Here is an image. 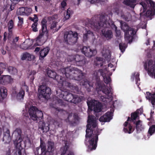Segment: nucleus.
I'll return each instance as SVG.
<instances>
[{"label":"nucleus","instance_id":"36","mask_svg":"<svg viewBox=\"0 0 155 155\" xmlns=\"http://www.w3.org/2000/svg\"><path fill=\"white\" fill-rule=\"evenodd\" d=\"M98 101L95 100H91L90 101H87V104L88 108L91 110H92V108L96 105V103Z\"/></svg>","mask_w":155,"mask_h":155},{"label":"nucleus","instance_id":"57","mask_svg":"<svg viewBox=\"0 0 155 155\" xmlns=\"http://www.w3.org/2000/svg\"><path fill=\"white\" fill-rule=\"evenodd\" d=\"M36 73V72L35 71L33 70L31 71L29 75V77L31 80H34V79H35V77L34 76L35 75Z\"/></svg>","mask_w":155,"mask_h":155},{"label":"nucleus","instance_id":"60","mask_svg":"<svg viewBox=\"0 0 155 155\" xmlns=\"http://www.w3.org/2000/svg\"><path fill=\"white\" fill-rule=\"evenodd\" d=\"M140 74L138 73L135 75V78L136 82V84H137L138 86L139 85V84L138 83V81H140V78H139Z\"/></svg>","mask_w":155,"mask_h":155},{"label":"nucleus","instance_id":"30","mask_svg":"<svg viewBox=\"0 0 155 155\" xmlns=\"http://www.w3.org/2000/svg\"><path fill=\"white\" fill-rule=\"evenodd\" d=\"M136 129L137 133H140L143 130L144 128V126L142 125V122L140 120H138L135 123Z\"/></svg>","mask_w":155,"mask_h":155},{"label":"nucleus","instance_id":"64","mask_svg":"<svg viewBox=\"0 0 155 155\" xmlns=\"http://www.w3.org/2000/svg\"><path fill=\"white\" fill-rule=\"evenodd\" d=\"M14 7L15 6L14 5H12V4H11L10 5V8H9V9H8L9 12L13 10L14 8Z\"/></svg>","mask_w":155,"mask_h":155},{"label":"nucleus","instance_id":"53","mask_svg":"<svg viewBox=\"0 0 155 155\" xmlns=\"http://www.w3.org/2000/svg\"><path fill=\"white\" fill-rule=\"evenodd\" d=\"M104 81V82L106 84H108L110 83L111 81V78L110 77H104L103 78Z\"/></svg>","mask_w":155,"mask_h":155},{"label":"nucleus","instance_id":"8","mask_svg":"<svg viewBox=\"0 0 155 155\" xmlns=\"http://www.w3.org/2000/svg\"><path fill=\"white\" fill-rule=\"evenodd\" d=\"M64 38L65 42L68 44H74L78 39V34L75 32L74 33L71 31H67L64 34Z\"/></svg>","mask_w":155,"mask_h":155},{"label":"nucleus","instance_id":"19","mask_svg":"<svg viewBox=\"0 0 155 155\" xmlns=\"http://www.w3.org/2000/svg\"><path fill=\"white\" fill-rule=\"evenodd\" d=\"M112 118V113L111 112L108 111L99 118V120L101 122H108Z\"/></svg>","mask_w":155,"mask_h":155},{"label":"nucleus","instance_id":"61","mask_svg":"<svg viewBox=\"0 0 155 155\" xmlns=\"http://www.w3.org/2000/svg\"><path fill=\"white\" fill-rule=\"evenodd\" d=\"M57 22L55 21H53V23L51 24L50 28L51 29H53L54 28H55L57 25Z\"/></svg>","mask_w":155,"mask_h":155},{"label":"nucleus","instance_id":"34","mask_svg":"<svg viewBox=\"0 0 155 155\" xmlns=\"http://www.w3.org/2000/svg\"><path fill=\"white\" fill-rule=\"evenodd\" d=\"M73 13V11L71 9L69 8L67 11L66 14H65L64 18L63 20L64 21L67 20L69 19L71 15Z\"/></svg>","mask_w":155,"mask_h":155},{"label":"nucleus","instance_id":"18","mask_svg":"<svg viewBox=\"0 0 155 155\" xmlns=\"http://www.w3.org/2000/svg\"><path fill=\"white\" fill-rule=\"evenodd\" d=\"M153 61L152 60H149L148 63V73L149 75L155 78V64H153Z\"/></svg>","mask_w":155,"mask_h":155},{"label":"nucleus","instance_id":"62","mask_svg":"<svg viewBox=\"0 0 155 155\" xmlns=\"http://www.w3.org/2000/svg\"><path fill=\"white\" fill-rule=\"evenodd\" d=\"M140 4L142 5L143 8V11H145L147 8V5L144 2H141L140 3Z\"/></svg>","mask_w":155,"mask_h":155},{"label":"nucleus","instance_id":"49","mask_svg":"<svg viewBox=\"0 0 155 155\" xmlns=\"http://www.w3.org/2000/svg\"><path fill=\"white\" fill-rule=\"evenodd\" d=\"M34 18L29 17V19L33 21L34 23H38V19L37 15L36 14H34Z\"/></svg>","mask_w":155,"mask_h":155},{"label":"nucleus","instance_id":"45","mask_svg":"<svg viewBox=\"0 0 155 155\" xmlns=\"http://www.w3.org/2000/svg\"><path fill=\"white\" fill-rule=\"evenodd\" d=\"M138 113L136 112H134L131 114L130 118V117H128L127 119V121H133L135 120L138 116Z\"/></svg>","mask_w":155,"mask_h":155},{"label":"nucleus","instance_id":"24","mask_svg":"<svg viewBox=\"0 0 155 155\" xmlns=\"http://www.w3.org/2000/svg\"><path fill=\"white\" fill-rule=\"evenodd\" d=\"M50 50V49L48 47L44 48L41 49L39 52V59L43 60L44 58L46 56Z\"/></svg>","mask_w":155,"mask_h":155},{"label":"nucleus","instance_id":"28","mask_svg":"<svg viewBox=\"0 0 155 155\" xmlns=\"http://www.w3.org/2000/svg\"><path fill=\"white\" fill-rule=\"evenodd\" d=\"M136 0H124L123 3L125 5L134 8L136 5Z\"/></svg>","mask_w":155,"mask_h":155},{"label":"nucleus","instance_id":"29","mask_svg":"<svg viewBox=\"0 0 155 155\" xmlns=\"http://www.w3.org/2000/svg\"><path fill=\"white\" fill-rule=\"evenodd\" d=\"M41 148V153L40 155H46L47 153V149L46 148V145L45 142L43 141L41 139H40V145Z\"/></svg>","mask_w":155,"mask_h":155},{"label":"nucleus","instance_id":"14","mask_svg":"<svg viewBox=\"0 0 155 155\" xmlns=\"http://www.w3.org/2000/svg\"><path fill=\"white\" fill-rule=\"evenodd\" d=\"M21 134L22 131L20 128H17L14 131L12 135V137H14V141L15 143H19L22 140L21 136Z\"/></svg>","mask_w":155,"mask_h":155},{"label":"nucleus","instance_id":"35","mask_svg":"<svg viewBox=\"0 0 155 155\" xmlns=\"http://www.w3.org/2000/svg\"><path fill=\"white\" fill-rule=\"evenodd\" d=\"M94 65L95 66H98V67H101L103 65V58L97 57L94 61Z\"/></svg>","mask_w":155,"mask_h":155},{"label":"nucleus","instance_id":"23","mask_svg":"<svg viewBox=\"0 0 155 155\" xmlns=\"http://www.w3.org/2000/svg\"><path fill=\"white\" fill-rule=\"evenodd\" d=\"M146 98L153 105H155V92L152 94L149 92H146Z\"/></svg>","mask_w":155,"mask_h":155},{"label":"nucleus","instance_id":"44","mask_svg":"<svg viewBox=\"0 0 155 155\" xmlns=\"http://www.w3.org/2000/svg\"><path fill=\"white\" fill-rule=\"evenodd\" d=\"M25 8L21 7L18 9L16 13L18 15H25Z\"/></svg>","mask_w":155,"mask_h":155},{"label":"nucleus","instance_id":"52","mask_svg":"<svg viewBox=\"0 0 155 155\" xmlns=\"http://www.w3.org/2000/svg\"><path fill=\"white\" fill-rule=\"evenodd\" d=\"M88 1L90 2L91 3H94L95 2L97 3H101V2H104V0H87ZM80 0H78V2L79 3H80Z\"/></svg>","mask_w":155,"mask_h":155},{"label":"nucleus","instance_id":"43","mask_svg":"<svg viewBox=\"0 0 155 155\" xmlns=\"http://www.w3.org/2000/svg\"><path fill=\"white\" fill-rule=\"evenodd\" d=\"M3 84L9 83L10 82V77L9 75H3Z\"/></svg>","mask_w":155,"mask_h":155},{"label":"nucleus","instance_id":"31","mask_svg":"<svg viewBox=\"0 0 155 155\" xmlns=\"http://www.w3.org/2000/svg\"><path fill=\"white\" fill-rule=\"evenodd\" d=\"M69 148V143L67 141H65L64 146L60 149L61 155H64Z\"/></svg>","mask_w":155,"mask_h":155},{"label":"nucleus","instance_id":"37","mask_svg":"<svg viewBox=\"0 0 155 155\" xmlns=\"http://www.w3.org/2000/svg\"><path fill=\"white\" fill-rule=\"evenodd\" d=\"M1 96L2 100L6 97L7 94V90L4 87L1 88L0 90Z\"/></svg>","mask_w":155,"mask_h":155},{"label":"nucleus","instance_id":"63","mask_svg":"<svg viewBox=\"0 0 155 155\" xmlns=\"http://www.w3.org/2000/svg\"><path fill=\"white\" fill-rule=\"evenodd\" d=\"M65 0H64L61 3V7L63 8H64L67 5L66 2Z\"/></svg>","mask_w":155,"mask_h":155},{"label":"nucleus","instance_id":"22","mask_svg":"<svg viewBox=\"0 0 155 155\" xmlns=\"http://www.w3.org/2000/svg\"><path fill=\"white\" fill-rule=\"evenodd\" d=\"M128 121L127 120L124 124V127L123 130L125 133L130 134L133 132L134 129L132 127L130 124H128Z\"/></svg>","mask_w":155,"mask_h":155},{"label":"nucleus","instance_id":"2","mask_svg":"<svg viewBox=\"0 0 155 155\" xmlns=\"http://www.w3.org/2000/svg\"><path fill=\"white\" fill-rule=\"evenodd\" d=\"M60 74L61 73L67 78L80 81L84 79V74L82 71L76 67L70 66L64 68H61L59 71Z\"/></svg>","mask_w":155,"mask_h":155},{"label":"nucleus","instance_id":"20","mask_svg":"<svg viewBox=\"0 0 155 155\" xmlns=\"http://www.w3.org/2000/svg\"><path fill=\"white\" fill-rule=\"evenodd\" d=\"M19 39V37L16 36L15 37L14 36L11 39L8 41V42L10 44V47L11 48L14 50L16 49L18 47L17 42Z\"/></svg>","mask_w":155,"mask_h":155},{"label":"nucleus","instance_id":"1","mask_svg":"<svg viewBox=\"0 0 155 155\" xmlns=\"http://www.w3.org/2000/svg\"><path fill=\"white\" fill-rule=\"evenodd\" d=\"M95 18H100V21H98L97 23H93L92 27H94L96 29H99L102 26L106 28L110 27L113 29L114 28L117 36H119L120 35V31L117 30V26L114 25V22L110 19L109 17H108L107 15L105 13L102 14L101 15H96Z\"/></svg>","mask_w":155,"mask_h":155},{"label":"nucleus","instance_id":"50","mask_svg":"<svg viewBox=\"0 0 155 155\" xmlns=\"http://www.w3.org/2000/svg\"><path fill=\"white\" fill-rule=\"evenodd\" d=\"M119 47L121 52L123 53L126 48V44L125 43H120L119 44Z\"/></svg>","mask_w":155,"mask_h":155},{"label":"nucleus","instance_id":"39","mask_svg":"<svg viewBox=\"0 0 155 155\" xmlns=\"http://www.w3.org/2000/svg\"><path fill=\"white\" fill-rule=\"evenodd\" d=\"M25 94V91L23 90H21L17 94L16 96V98L17 100L19 101H21L24 99V97Z\"/></svg>","mask_w":155,"mask_h":155},{"label":"nucleus","instance_id":"12","mask_svg":"<svg viewBox=\"0 0 155 155\" xmlns=\"http://www.w3.org/2000/svg\"><path fill=\"white\" fill-rule=\"evenodd\" d=\"M99 131L97 130L93 134V137L89 140L90 145L88 146V150L91 151L95 150L97 147V143L98 140Z\"/></svg>","mask_w":155,"mask_h":155},{"label":"nucleus","instance_id":"11","mask_svg":"<svg viewBox=\"0 0 155 155\" xmlns=\"http://www.w3.org/2000/svg\"><path fill=\"white\" fill-rule=\"evenodd\" d=\"M57 95L60 98L64 100L71 103L74 94L69 93L67 91H62L59 90L56 91Z\"/></svg>","mask_w":155,"mask_h":155},{"label":"nucleus","instance_id":"48","mask_svg":"<svg viewBox=\"0 0 155 155\" xmlns=\"http://www.w3.org/2000/svg\"><path fill=\"white\" fill-rule=\"evenodd\" d=\"M155 14V12L152 10H147L145 14V15L148 17H151Z\"/></svg>","mask_w":155,"mask_h":155},{"label":"nucleus","instance_id":"38","mask_svg":"<svg viewBox=\"0 0 155 155\" xmlns=\"http://www.w3.org/2000/svg\"><path fill=\"white\" fill-rule=\"evenodd\" d=\"M93 35V32L91 31L88 30L87 31L86 33L84 34L83 36V42L87 41L88 38L91 36H92Z\"/></svg>","mask_w":155,"mask_h":155},{"label":"nucleus","instance_id":"55","mask_svg":"<svg viewBox=\"0 0 155 155\" xmlns=\"http://www.w3.org/2000/svg\"><path fill=\"white\" fill-rule=\"evenodd\" d=\"M32 9L30 8H25V15H28L30 14L32 12Z\"/></svg>","mask_w":155,"mask_h":155},{"label":"nucleus","instance_id":"21","mask_svg":"<svg viewBox=\"0 0 155 155\" xmlns=\"http://www.w3.org/2000/svg\"><path fill=\"white\" fill-rule=\"evenodd\" d=\"M48 123H45L43 121H40L39 123L38 128L41 129L43 132L46 133L49 130Z\"/></svg>","mask_w":155,"mask_h":155},{"label":"nucleus","instance_id":"33","mask_svg":"<svg viewBox=\"0 0 155 155\" xmlns=\"http://www.w3.org/2000/svg\"><path fill=\"white\" fill-rule=\"evenodd\" d=\"M102 105L101 103L98 102L92 108L95 113H99L101 111Z\"/></svg>","mask_w":155,"mask_h":155},{"label":"nucleus","instance_id":"58","mask_svg":"<svg viewBox=\"0 0 155 155\" xmlns=\"http://www.w3.org/2000/svg\"><path fill=\"white\" fill-rule=\"evenodd\" d=\"M7 66V64L6 63L0 62V69L4 70L6 68Z\"/></svg>","mask_w":155,"mask_h":155},{"label":"nucleus","instance_id":"42","mask_svg":"<svg viewBox=\"0 0 155 155\" xmlns=\"http://www.w3.org/2000/svg\"><path fill=\"white\" fill-rule=\"evenodd\" d=\"M8 72L12 74H15L17 73V69L14 67H8Z\"/></svg>","mask_w":155,"mask_h":155},{"label":"nucleus","instance_id":"5","mask_svg":"<svg viewBox=\"0 0 155 155\" xmlns=\"http://www.w3.org/2000/svg\"><path fill=\"white\" fill-rule=\"evenodd\" d=\"M97 15H95L94 17H92L91 19H88V22L87 23V24L86 23L85 24L86 26L88 27L90 26L91 28H93L94 30L95 31H98V30H99L102 27H103V26L101 27L99 29H96L94 27H92V24H93V23H97L98 21H100V18H95V16ZM103 27L105 28L104 27ZM106 28V27H105V28H104L101 30L102 36L106 38L107 40H109L112 38L113 36V33L111 30Z\"/></svg>","mask_w":155,"mask_h":155},{"label":"nucleus","instance_id":"46","mask_svg":"<svg viewBox=\"0 0 155 155\" xmlns=\"http://www.w3.org/2000/svg\"><path fill=\"white\" fill-rule=\"evenodd\" d=\"M154 133H155V125H152L150 127L148 131V134L150 136H151Z\"/></svg>","mask_w":155,"mask_h":155},{"label":"nucleus","instance_id":"27","mask_svg":"<svg viewBox=\"0 0 155 155\" xmlns=\"http://www.w3.org/2000/svg\"><path fill=\"white\" fill-rule=\"evenodd\" d=\"M8 33L5 32L4 34L3 41L4 42H5L8 39V41L11 39L14 36L13 33L12 31H8Z\"/></svg>","mask_w":155,"mask_h":155},{"label":"nucleus","instance_id":"6","mask_svg":"<svg viewBox=\"0 0 155 155\" xmlns=\"http://www.w3.org/2000/svg\"><path fill=\"white\" fill-rule=\"evenodd\" d=\"M121 27L124 32V38L126 40L131 43L134 38V36L136 34V32L133 28L130 27L125 22L121 21L120 22Z\"/></svg>","mask_w":155,"mask_h":155},{"label":"nucleus","instance_id":"54","mask_svg":"<svg viewBox=\"0 0 155 155\" xmlns=\"http://www.w3.org/2000/svg\"><path fill=\"white\" fill-rule=\"evenodd\" d=\"M38 24V23H34L32 24L31 27L33 31L36 32L38 31V29L37 28Z\"/></svg>","mask_w":155,"mask_h":155},{"label":"nucleus","instance_id":"59","mask_svg":"<svg viewBox=\"0 0 155 155\" xmlns=\"http://www.w3.org/2000/svg\"><path fill=\"white\" fill-rule=\"evenodd\" d=\"M84 82L82 81V84L83 86H84L85 87H87V85H89V81L87 79H83V80Z\"/></svg>","mask_w":155,"mask_h":155},{"label":"nucleus","instance_id":"10","mask_svg":"<svg viewBox=\"0 0 155 155\" xmlns=\"http://www.w3.org/2000/svg\"><path fill=\"white\" fill-rule=\"evenodd\" d=\"M38 92L39 96H41L45 98H48L51 94V89L45 84L40 85L38 88Z\"/></svg>","mask_w":155,"mask_h":155},{"label":"nucleus","instance_id":"9","mask_svg":"<svg viewBox=\"0 0 155 155\" xmlns=\"http://www.w3.org/2000/svg\"><path fill=\"white\" fill-rule=\"evenodd\" d=\"M47 21L45 18H43L41 22V28L39 31V34L36 38V41L37 43L40 41L41 39L43 37L45 34L47 36L48 35V31L47 30Z\"/></svg>","mask_w":155,"mask_h":155},{"label":"nucleus","instance_id":"51","mask_svg":"<svg viewBox=\"0 0 155 155\" xmlns=\"http://www.w3.org/2000/svg\"><path fill=\"white\" fill-rule=\"evenodd\" d=\"M18 26L21 27H22V25L24 23L23 18L20 16H18Z\"/></svg>","mask_w":155,"mask_h":155},{"label":"nucleus","instance_id":"32","mask_svg":"<svg viewBox=\"0 0 155 155\" xmlns=\"http://www.w3.org/2000/svg\"><path fill=\"white\" fill-rule=\"evenodd\" d=\"M11 140V137L10 136V131L8 129L6 131L4 134L3 141H5L6 143H9Z\"/></svg>","mask_w":155,"mask_h":155},{"label":"nucleus","instance_id":"40","mask_svg":"<svg viewBox=\"0 0 155 155\" xmlns=\"http://www.w3.org/2000/svg\"><path fill=\"white\" fill-rule=\"evenodd\" d=\"M121 17L125 21H129L131 19V15L129 12H126L124 14H121Z\"/></svg>","mask_w":155,"mask_h":155},{"label":"nucleus","instance_id":"13","mask_svg":"<svg viewBox=\"0 0 155 155\" xmlns=\"http://www.w3.org/2000/svg\"><path fill=\"white\" fill-rule=\"evenodd\" d=\"M82 53L86 56L91 58L95 55L97 53V51L94 49H92L89 46H83L81 49Z\"/></svg>","mask_w":155,"mask_h":155},{"label":"nucleus","instance_id":"15","mask_svg":"<svg viewBox=\"0 0 155 155\" xmlns=\"http://www.w3.org/2000/svg\"><path fill=\"white\" fill-rule=\"evenodd\" d=\"M73 60L75 62L76 65L78 66H83L86 62L85 57L82 55H76L74 56Z\"/></svg>","mask_w":155,"mask_h":155},{"label":"nucleus","instance_id":"17","mask_svg":"<svg viewBox=\"0 0 155 155\" xmlns=\"http://www.w3.org/2000/svg\"><path fill=\"white\" fill-rule=\"evenodd\" d=\"M72 115L69 114L68 117L67 119L68 120L69 124L72 126H74L77 125L79 123L80 118L78 114L74 113L73 116V119L71 120L70 117H71Z\"/></svg>","mask_w":155,"mask_h":155},{"label":"nucleus","instance_id":"16","mask_svg":"<svg viewBox=\"0 0 155 155\" xmlns=\"http://www.w3.org/2000/svg\"><path fill=\"white\" fill-rule=\"evenodd\" d=\"M97 124L96 120L92 122L89 124H87V129L86 130V134L85 137L86 138L90 137L92 136L93 133V130L91 127L92 126L93 128H95L96 127Z\"/></svg>","mask_w":155,"mask_h":155},{"label":"nucleus","instance_id":"47","mask_svg":"<svg viewBox=\"0 0 155 155\" xmlns=\"http://www.w3.org/2000/svg\"><path fill=\"white\" fill-rule=\"evenodd\" d=\"M8 26V31H12V29L13 28L14 26V23L12 20L11 19L9 21Z\"/></svg>","mask_w":155,"mask_h":155},{"label":"nucleus","instance_id":"3","mask_svg":"<svg viewBox=\"0 0 155 155\" xmlns=\"http://www.w3.org/2000/svg\"><path fill=\"white\" fill-rule=\"evenodd\" d=\"M110 84L109 86L110 88H107L103 81L100 80L99 78L97 77L96 79V88L98 93L99 92L101 91L106 95L105 96L101 95L100 97V100L103 102L107 103L109 100L112 99V95L110 94L111 92L110 89L111 87L110 86Z\"/></svg>","mask_w":155,"mask_h":155},{"label":"nucleus","instance_id":"25","mask_svg":"<svg viewBox=\"0 0 155 155\" xmlns=\"http://www.w3.org/2000/svg\"><path fill=\"white\" fill-rule=\"evenodd\" d=\"M47 153H52L54 150V144L53 142L48 140L47 143Z\"/></svg>","mask_w":155,"mask_h":155},{"label":"nucleus","instance_id":"56","mask_svg":"<svg viewBox=\"0 0 155 155\" xmlns=\"http://www.w3.org/2000/svg\"><path fill=\"white\" fill-rule=\"evenodd\" d=\"M95 120L94 119V116L93 115H89L88 118L87 120L88 124H89L92 122L94 121Z\"/></svg>","mask_w":155,"mask_h":155},{"label":"nucleus","instance_id":"26","mask_svg":"<svg viewBox=\"0 0 155 155\" xmlns=\"http://www.w3.org/2000/svg\"><path fill=\"white\" fill-rule=\"evenodd\" d=\"M34 58L33 55L31 54L25 52L23 54L21 59L22 60H27L31 61L34 59Z\"/></svg>","mask_w":155,"mask_h":155},{"label":"nucleus","instance_id":"7","mask_svg":"<svg viewBox=\"0 0 155 155\" xmlns=\"http://www.w3.org/2000/svg\"><path fill=\"white\" fill-rule=\"evenodd\" d=\"M28 112L31 118L34 120H41L43 118L42 111L38 110L36 107L32 106L29 109Z\"/></svg>","mask_w":155,"mask_h":155},{"label":"nucleus","instance_id":"41","mask_svg":"<svg viewBox=\"0 0 155 155\" xmlns=\"http://www.w3.org/2000/svg\"><path fill=\"white\" fill-rule=\"evenodd\" d=\"M81 101V99L79 96L74 94L71 103L76 104L80 102Z\"/></svg>","mask_w":155,"mask_h":155},{"label":"nucleus","instance_id":"4","mask_svg":"<svg viewBox=\"0 0 155 155\" xmlns=\"http://www.w3.org/2000/svg\"><path fill=\"white\" fill-rule=\"evenodd\" d=\"M47 74L49 77L56 79L59 83L61 84L63 87H67L73 90H77L78 89L77 86H74L71 83L65 80V78L62 77L61 75H57L56 73L51 70H48L47 71Z\"/></svg>","mask_w":155,"mask_h":155}]
</instances>
